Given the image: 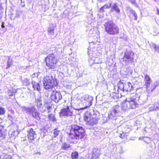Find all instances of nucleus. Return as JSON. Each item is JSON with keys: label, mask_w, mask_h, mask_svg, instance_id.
Instances as JSON below:
<instances>
[{"label": "nucleus", "mask_w": 159, "mask_h": 159, "mask_svg": "<svg viewBox=\"0 0 159 159\" xmlns=\"http://www.w3.org/2000/svg\"><path fill=\"white\" fill-rule=\"evenodd\" d=\"M67 133L74 143H77L78 141L83 139L85 134V130L82 126L75 124L70 126Z\"/></svg>", "instance_id": "f257e3e1"}, {"label": "nucleus", "mask_w": 159, "mask_h": 159, "mask_svg": "<svg viewBox=\"0 0 159 159\" xmlns=\"http://www.w3.org/2000/svg\"><path fill=\"white\" fill-rule=\"evenodd\" d=\"M140 97L135 93H133L128 100L126 98L120 104L121 107L123 110L133 109L138 107L139 103Z\"/></svg>", "instance_id": "f03ea898"}, {"label": "nucleus", "mask_w": 159, "mask_h": 159, "mask_svg": "<svg viewBox=\"0 0 159 159\" xmlns=\"http://www.w3.org/2000/svg\"><path fill=\"white\" fill-rule=\"evenodd\" d=\"M104 27L105 31L109 34L116 35L119 33L118 26L113 21H108L105 22Z\"/></svg>", "instance_id": "7ed1b4c3"}, {"label": "nucleus", "mask_w": 159, "mask_h": 159, "mask_svg": "<svg viewBox=\"0 0 159 159\" xmlns=\"http://www.w3.org/2000/svg\"><path fill=\"white\" fill-rule=\"evenodd\" d=\"M58 61L53 53L49 54L45 59L46 65L49 69H54L57 68Z\"/></svg>", "instance_id": "20e7f679"}, {"label": "nucleus", "mask_w": 159, "mask_h": 159, "mask_svg": "<svg viewBox=\"0 0 159 159\" xmlns=\"http://www.w3.org/2000/svg\"><path fill=\"white\" fill-rule=\"evenodd\" d=\"M44 88L48 90L57 86L58 84L57 80L52 75L46 76L43 81Z\"/></svg>", "instance_id": "39448f33"}, {"label": "nucleus", "mask_w": 159, "mask_h": 159, "mask_svg": "<svg viewBox=\"0 0 159 159\" xmlns=\"http://www.w3.org/2000/svg\"><path fill=\"white\" fill-rule=\"evenodd\" d=\"M84 121L86 124L89 125L93 126L96 125L98 122L99 118L97 116L92 115V114L88 111L84 112L83 115Z\"/></svg>", "instance_id": "423d86ee"}, {"label": "nucleus", "mask_w": 159, "mask_h": 159, "mask_svg": "<svg viewBox=\"0 0 159 159\" xmlns=\"http://www.w3.org/2000/svg\"><path fill=\"white\" fill-rule=\"evenodd\" d=\"M144 85L146 87L147 91L148 93L152 92L159 85V82L157 81L155 82L150 88V86L152 81L150 77L146 74L144 75Z\"/></svg>", "instance_id": "0eeeda50"}, {"label": "nucleus", "mask_w": 159, "mask_h": 159, "mask_svg": "<svg viewBox=\"0 0 159 159\" xmlns=\"http://www.w3.org/2000/svg\"><path fill=\"white\" fill-rule=\"evenodd\" d=\"M134 54L132 51H126L124 55L122 58L123 61L126 64L134 61Z\"/></svg>", "instance_id": "6e6552de"}, {"label": "nucleus", "mask_w": 159, "mask_h": 159, "mask_svg": "<svg viewBox=\"0 0 159 159\" xmlns=\"http://www.w3.org/2000/svg\"><path fill=\"white\" fill-rule=\"evenodd\" d=\"M25 111L27 113L31 114L32 116L34 118L38 120L40 119V113L37 111L35 108L33 107L27 108Z\"/></svg>", "instance_id": "1a4fd4ad"}, {"label": "nucleus", "mask_w": 159, "mask_h": 159, "mask_svg": "<svg viewBox=\"0 0 159 159\" xmlns=\"http://www.w3.org/2000/svg\"><path fill=\"white\" fill-rule=\"evenodd\" d=\"M73 111L71 108L67 106L66 108H63L61 110L59 113L60 116H70L73 115Z\"/></svg>", "instance_id": "9d476101"}, {"label": "nucleus", "mask_w": 159, "mask_h": 159, "mask_svg": "<svg viewBox=\"0 0 159 159\" xmlns=\"http://www.w3.org/2000/svg\"><path fill=\"white\" fill-rule=\"evenodd\" d=\"M119 88L122 89L123 91H125L127 92H130L133 90V87L131 83L129 82L127 83L125 85L122 82L120 81Z\"/></svg>", "instance_id": "9b49d317"}, {"label": "nucleus", "mask_w": 159, "mask_h": 159, "mask_svg": "<svg viewBox=\"0 0 159 159\" xmlns=\"http://www.w3.org/2000/svg\"><path fill=\"white\" fill-rule=\"evenodd\" d=\"M51 98L52 101L57 103L61 99L62 96L61 93L56 90H54L52 92L51 95Z\"/></svg>", "instance_id": "f8f14e48"}, {"label": "nucleus", "mask_w": 159, "mask_h": 159, "mask_svg": "<svg viewBox=\"0 0 159 159\" xmlns=\"http://www.w3.org/2000/svg\"><path fill=\"white\" fill-rule=\"evenodd\" d=\"M27 137L30 142H32L36 137L35 132L32 128H30L27 131Z\"/></svg>", "instance_id": "ddd939ff"}, {"label": "nucleus", "mask_w": 159, "mask_h": 159, "mask_svg": "<svg viewBox=\"0 0 159 159\" xmlns=\"http://www.w3.org/2000/svg\"><path fill=\"white\" fill-rule=\"evenodd\" d=\"M31 84L32 85V87L34 90H37L38 91H40L41 89L39 83L33 81L31 82Z\"/></svg>", "instance_id": "4468645a"}, {"label": "nucleus", "mask_w": 159, "mask_h": 159, "mask_svg": "<svg viewBox=\"0 0 159 159\" xmlns=\"http://www.w3.org/2000/svg\"><path fill=\"white\" fill-rule=\"evenodd\" d=\"M114 11H115L117 13H120V10L118 7L117 3H114L113 5L111 7L110 12H113Z\"/></svg>", "instance_id": "2eb2a0df"}, {"label": "nucleus", "mask_w": 159, "mask_h": 159, "mask_svg": "<svg viewBox=\"0 0 159 159\" xmlns=\"http://www.w3.org/2000/svg\"><path fill=\"white\" fill-rule=\"evenodd\" d=\"M101 154L100 149L98 148H95L93 149L92 155L98 157Z\"/></svg>", "instance_id": "dca6fc26"}, {"label": "nucleus", "mask_w": 159, "mask_h": 159, "mask_svg": "<svg viewBox=\"0 0 159 159\" xmlns=\"http://www.w3.org/2000/svg\"><path fill=\"white\" fill-rule=\"evenodd\" d=\"M119 108V106L116 105L114 107V108L113 109L111 112L110 113V115L112 116H115L118 112V109Z\"/></svg>", "instance_id": "f3484780"}, {"label": "nucleus", "mask_w": 159, "mask_h": 159, "mask_svg": "<svg viewBox=\"0 0 159 159\" xmlns=\"http://www.w3.org/2000/svg\"><path fill=\"white\" fill-rule=\"evenodd\" d=\"M128 135V134L127 133L122 132V133L120 134L119 137L122 139L125 140L127 139V137Z\"/></svg>", "instance_id": "a211bd4d"}, {"label": "nucleus", "mask_w": 159, "mask_h": 159, "mask_svg": "<svg viewBox=\"0 0 159 159\" xmlns=\"http://www.w3.org/2000/svg\"><path fill=\"white\" fill-rule=\"evenodd\" d=\"M16 92V91L15 89L12 88L11 89L9 90L8 93L9 96H12L15 95Z\"/></svg>", "instance_id": "6ab92c4d"}, {"label": "nucleus", "mask_w": 159, "mask_h": 159, "mask_svg": "<svg viewBox=\"0 0 159 159\" xmlns=\"http://www.w3.org/2000/svg\"><path fill=\"white\" fill-rule=\"evenodd\" d=\"M71 156L72 159H77L79 157V154L77 152H74L71 153Z\"/></svg>", "instance_id": "aec40b11"}, {"label": "nucleus", "mask_w": 159, "mask_h": 159, "mask_svg": "<svg viewBox=\"0 0 159 159\" xmlns=\"http://www.w3.org/2000/svg\"><path fill=\"white\" fill-rule=\"evenodd\" d=\"M54 27H49L48 30V34L50 35H54Z\"/></svg>", "instance_id": "412c9836"}, {"label": "nucleus", "mask_w": 159, "mask_h": 159, "mask_svg": "<svg viewBox=\"0 0 159 159\" xmlns=\"http://www.w3.org/2000/svg\"><path fill=\"white\" fill-rule=\"evenodd\" d=\"M132 5L135 6L136 7H138V4L136 0H127Z\"/></svg>", "instance_id": "4be33fe9"}, {"label": "nucleus", "mask_w": 159, "mask_h": 159, "mask_svg": "<svg viewBox=\"0 0 159 159\" xmlns=\"http://www.w3.org/2000/svg\"><path fill=\"white\" fill-rule=\"evenodd\" d=\"M130 16L133 17V16L134 17V20H137V16L136 13L135 11H133L131 12L130 14Z\"/></svg>", "instance_id": "5701e85b"}, {"label": "nucleus", "mask_w": 159, "mask_h": 159, "mask_svg": "<svg viewBox=\"0 0 159 159\" xmlns=\"http://www.w3.org/2000/svg\"><path fill=\"white\" fill-rule=\"evenodd\" d=\"M60 131L57 130V129H55L53 130V136L54 137H57Z\"/></svg>", "instance_id": "b1692460"}, {"label": "nucleus", "mask_w": 159, "mask_h": 159, "mask_svg": "<svg viewBox=\"0 0 159 159\" xmlns=\"http://www.w3.org/2000/svg\"><path fill=\"white\" fill-rule=\"evenodd\" d=\"M6 112L5 108L2 107H0V115H4Z\"/></svg>", "instance_id": "393cba45"}, {"label": "nucleus", "mask_w": 159, "mask_h": 159, "mask_svg": "<svg viewBox=\"0 0 159 159\" xmlns=\"http://www.w3.org/2000/svg\"><path fill=\"white\" fill-rule=\"evenodd\" d=\"M70 147V146L69 145L67 144L66 143H64L63 144L62 146L61 147V148L64 150H66Z\"/></svg>", "instance_id": "a878e982"}, {"label": "nucleus", "mask_w": 159, "mask_h": 159, "mask_svg": "<svg viewBox=\"0 0 159 159\" xmlns=\"http://www.w3.org/2000/svg\"><path fill=\"white\" fill-rule=\"evenodd\" d=\"M154 110H159V102L156 103L155 105H154L153 107Z\"/></svg>", "instance_id": "bb28decb"}, {"label": "nucleus", "mask_w": 159, "mask_h": 159, "mask_svg": "<svg viewBox=\"0 0 159 159\" xmlns=\"http://www.w3.org/2000/svg\"><path fill=\"white\" fill-rule=\"evenodd\" d=\"M111 5V4L110 3L109 5L107 4H105L103 6L104 7L105 9H107L110 8Z\"/></svg>", "instance_id": "cd10ccee"}, {"label": "nucleus", "mask_w": 159, "mask_h": 159, "mask_svg": "<svg viewBox=\"0 0 159 159\" xmlns=\"http://www.w3.org/2000/svg\"><path fill=\"white\" fill-rule=\"evenodd\" d=\"M7 117L9 120L11 121L13 120L14 117L10 114L8 115Z\"/></svg>", "instance_id": "c85d7f7f"}, {"label": "nucleus", "mask_w": 159, "mask_h": 159, "mask_svg": "<svg viewBox=\"0 0 159 159\" xmlns=\"http://www.w3.org/2000/svg\"><path fill=\"white\" fill-rule=\"evenodd\" d=\"M11 62L8 61L7 62V64L6 67V69H8L10 66L11 65Z\"/></svg>", "instance_id": "c756f323"}, {"label": "nucleus", "mask_w": 159, "mask_h": 159, "mask_svg": "<svg viewBox=\"0 0 159 159\" xmlns=\"http://www.w3.org/2000/svg\"><path fill=\"white\" fill-rule=\"evenodd\" d=\"M105 9L104 7L103 6L102 7L99 9V12H104V11H105V9Z\"/></svg>", "instance_id": "7c9ffc66"}, {"label": "nucleus", "mask_w": 159, "mask_h": 159, "mask_svg": "<svg viewBox=\"0 0 159 159\" xmlns=\"http://www.w3.org/2000/svg\"><path fill=\"white\" fill-rule=\"evenodd\" d=\"M87 102L89 103V104L88 105H87L86 106H85L86 108H87L88 107H89L91 105V102L90 101H89V100L87 101Z\"/></svg>", "instance_id": "2f4dec72"}, {"label": "nucleus", "mask_w": 159, "mask_h": 159, "mask_svg": "<svg viewBox=\"0 0 159 159\" xmlns=\"http://www.w3.org/2000/svg\"><path fill=\"white\" fill-rule=\"evenodd\" d=\"M154 49L156 51L157 50H158L159 49V46L157 47V46L155 45L154 47Z\"/></svg>", "instance_id": "473e14b6"}, {"label": "nucleus", "mask_w": 159, "mask_h": 159, "mask_svg": "<svg viewBox=\"0 0 159 159\" xmlns=\"http://www.w3.org/2000/svg\"><path fill=\"white\" fill-rule=\"evenodd\" d=\"M98 157H97L96 156L92 155L90 159H97Z\"/></svg>", "instance_id": "72a5a7b5"}, {"label": "nucleus", "mask_w": 159, "mask_h": 159, "mask_svg": "<svg viewBox=\"0 0 159 159\" xmlns=\"http://www.w3.org/2000/svg\"><path fill=\"white\" fill-rule=\"evenodd\" d=\"M157 14L158 15L159 14V9L158 8L157 9Z\"/></svg>", "instance_id": "f704fd0d"}, {"label": "nucleus", "mask_w": 159, "mask_h": 159, "mask_svg": "<svg viewBox=\"0 0 159 159\" xmlns=\"http://www.w3.org/2000/svg\"><path fill=\"white\" fill-rule=\"evenodd\" d=\"M3 27H4V26L3 25H2V27L3 28Z\"/></svg>", "instance_id": "c9c22d12"}, {"label": "nucleus", "mask_w": 159, "mask_h": 159, "mask_svg": "<svg viewBox=\"0 0 159 159\" xmlns=\"http://www.w3.org/2000/svg\"><path fill=\"white\" fill-rule=\"evenodd\" d=\"M154 0V1H156V0Z\"/></svg>", "instance_id": "e433bc0d"}]
</instances>
